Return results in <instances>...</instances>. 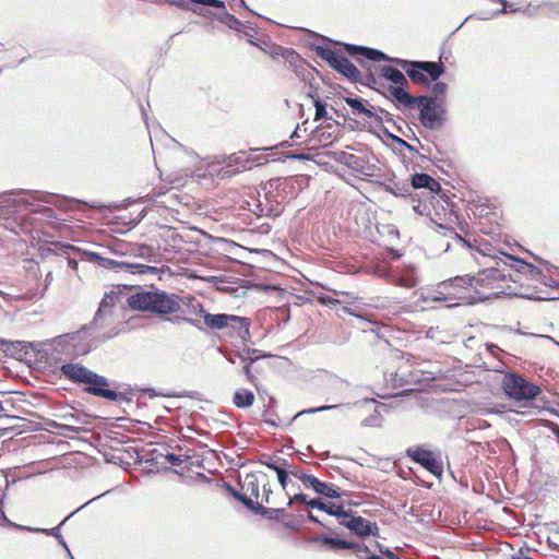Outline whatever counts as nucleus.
Masks as SVG:
<instances>
[{
  "mask_svg": "<svg viewBox=\"0 0 559 559\" xmlns=\"http://www.w3.org/2000/svg\"><path fill=\"white\" fill-rule=\"evenodd\" d=\"M290 138H292V139L299 138L298 127L295 129V131L293 132V134L290 135Z\"/></svg>",
  "mask_w": 559,
  "mask_h": 559,
  "instance_id": "62",
  "label": "nucleus"
},
{
  "mask_svg": "<svg viewBox=\"0 0 559 559\" xmlns=\"http://www.w3.org/2000/svg\"><path fill=\"white\" fill-rule=\"evenodd\" d=\"M382 554L386 557V559H401L393 551H391L389 549H386L385 551H382Z\"/></svg>",
  "mask_w": 559,
  "mask_h": 559,
  "instance_id": "56",
  "label": "nucleus"
},
{
  "mask_svg": "<svg viewBox=\"0 0 559 559\" xmlns=\"http://www.w3.org/2000/svg\"><path fill=\"white\" fill-rule=\"evenodd\" d=\"M155 290H145L128 297V305L133 310L154 312Z\"/></svg>",
  "mask_w": 559,
  "mask_h": 559,
  "instance_id": "18",
  "label": "nucleus"
},
{
  "mask_svg": "<svg viewBox=\"0 0 559 559\" xmlns=\"http://www.w3.org/2000/svg\"><path fill=\"white\" fill-rule=\"evenodd\" d=\"M340 160L353 171L365 177H376L380 171L377 166L378 159L373 154L355 155L343 152Z\"/></svg>",
  "mask_w": 559,
  "mask_h": 559,
  "instance_id": "11",
  "label": "nucleus"
},
{
  "mask_svg": "<svg viewBox=\"0 0 559 559\" xmlns=\"http://www.w3.org/2000/svg\"><path fill=\"white\" fill-rule=\"evenodd\" d=\"M293 502H299L308 506L309 500L305 493H296L294 497L289 498L288 506H292Z\"/></svg>",
  "mask_w": 559,
  "mask_h": 559,
  "instance_id": "46",
  "label": "nucleus"
},
{
  "mask_svg": "<svg viewBox=\"0 0 559 559\" xmlns=\"http://www.w3.org/2000/svg\"><path fill=\"white\" fill-rule=\"evenodd\" d=\"M501 385L506 395L515 401L533 400L540 393L537 385L513 372L504 374Z\"/></svg>",
  "mask_w": 559,
  "mask_h": 559,
  "instance_id": "9",
  "label": "nucleus"
},
{
  "mask_svg": "<svg viewBox=\"0 0 559 559\" xmlns=\"http://www.w3.org/2000/svg\"><path fill=\"white\" fill-rule=\"evenodd\" d=\"M134 255L151 261V258L154 255V253L151 247L142 245L136 249Z\"/></svg>",
  "mask_w": 559,
  "mask_h": 559,
  "instance_id": "36",
  "label": "nucleus"
},
{
  "mask_svg": "<svg viewBox=\"0 0 559 559\" xmlns=\"http://www.w3.org/2000/svg\"><path fill=\"white\" fill-rule=\"evenodd\" d=\"M340 524L347 527L359 537L377 536L379 531L376 523L362 516L355 515L352 510L345 511L344 516L340 520Z\"/></svg>",
  "mask_w": 559,
  "mask_h": 559,
  "instance_id": "12",
  "label": "nucleus"
},
{
  "mask_svg": "<svg viewBox=\"0 0 559 559\" xmlns=\"http://www.w3.org/2000/svg\"><path fill=\"white\" fill-rule=\"evenodd\" d=\"M391 95L405 108L417 107L419 109V121L426 129L438 130L444 124L447 110L432 96H413L401 87H392Z\"/></svg>",
  "mask_w": 559,
  "mask_h": 559,
  "instance_id": "4",
  "label": "nucleus"
},
{
  "mask_svg": "<svg viewBox=\"0 0 559 559\" xmlns=\"http://www.w3.org/2000/svg\"><path fill=\"white\" fill-rule=\"evenodd\" d=\"M543 5H548L549 9L559 14V2L544 1Z\"/></svg>",
  "mask_w": 559,
  "mask_h": 559,
  "instance_id": "53",
  "label": "nucleus"
},
{
  "mask_svg": "<svg viewBox=\"0 0 559 559\" xmlns=\"http://www.w3.org/2000/svg\"><path fill=\"white\" fill-rule=\"evenodd\" d=\"M308 519L309 521L313 522V523H318V524H321V522L319 521V519L317 516H314L312 513H309L308 514Z\"/></svg>",
  "mask_w": 559,
  "mask_h": 559,
  "instance_id": "60",
  "label": "nucleus"
},
{
  "mask_svg": "<svg viewBox=\"0 0 559 559\" xmlns=\"http://www.w3.org/2000/svg\"><path fill=\"white\" fill-rule=\"evenodd\" d=\"M311 141H317L323 146H328L333 142V134L321 128H316L311 133Z\"/></svg>",
  "mask_w": 559,
  "mask_h": 559,
  "instance_id": "27",
  "label": "nucleus"
},
{
  "mask_svg": "<svg viewBox=\"0 0 559 559\" xmlns=\"http://www.w3.org/2000/svg\"><path fill=\"white\" fill-rule=\"evenodd\" d=\"M289 474H292L293 476H295L299 479V476H301L302 473H298L296 471H289Z\"/></svg>",
  "mask_w": 559,
  "mask_h": 559,
  "instance_id": "63",
  "label": "nucleus"
},
{
  "mask_svg": "<svg viewBox=\"0 0 559 559\" xmlns=\"http://www.w3.org/2000/svg\"><path fill=\"white\" fill-rule=\"evenodd\" d=\"M345 49L353 57L362 56L374 62H392L396 67H400L406 73V78H409V80L415 84L428 85L431 81H437L445 71L444 66L441 62L412 61L393 58L381 50L352 44L345 45Z\"/></svg>",
  "mask_w": 559,
  "mask_h": 559,
  "instance_id": "2",
  "label": "nucleus"
},
{
  "mask_svg": "<svg viewBox=\"0 0 559 559\" xmlns=\"http://www.w3.org/2000/svg\"><path fill=\"white\" fill-rule=\"evenodd\" d=\"M406 453L408 457L420 464L435 476H440L442 474V463L436 457L433 452L421 448H409Z\"/></svg>",
  "mask_w": 559,
  "mask_h": 559,
  "instance_id": "13",
  "label": "nucleus"
},
{
  "mask_svg": "<svg viewBox=\"0 0 559 559\" xmlns=\"http://www.w3.org/2000/svg\"><path fill=\"white\" fill-rule=\"evenodd\" d=\"M165 2H168V0H166ZM170 3L181 9H190L192 0H173L170 1Z\"/></svg>",
  "mask_w": 559,
  "mask_h": 559,
  "instance_id": "48",
  "label": "nucleus"
},
{
  "mask_svg": "<svg viewBox=\"0 0 559 559\" xmlns=\"http://www.w3.org/2000/svg\"><path fill=\"white\" fill-rule=\"evenodd\" d=\"M386 191L391 192L394 195L405 197L409 193L408 186H401L399 183H394L393 186H388Z\"/></svg>",
  "mask_w": 559,
  "mask_h": 559,
  "instance_id": "35",
  "label": "nucleus"
},
{
  "mask_svg": "<svg viewBox=\"0 0 559 559\" xmlns=\"http://www.w3.org/2000/svg\"><path fill=\"white\" fill-rule=\"evenodd\" d=\"M552 432L556 435L557 440H558V443H559V427H558V426H555V427L552 428Z\"/></svg>",
  "mask_w": 559,
  "mask_h": 559,
  "instance_id": "61",
  "label": "nucleus"
},
{
  "mask_svg": "<svg viewBox=\"0 0 559 559\" xmlns=\"http://www.w3.org/2000/svg\"><path fill=\"white\" fill-rule=\"evenodd\" d=\"M210 7L217 8L221 10V12L226 10L224 1L221 0H211Z\"/></svg>",
  "mask_w": 559,
  "mask_h": 559,
  "instance_id": "51",
  "label": "nucleus"
},
{
  "mask_svg": "<svg viewBox=\"0 0 559 559\" xmlns=\"http://www.w3.org/2000/svg\"><path fill=\"white\" fill-rule=\"evenodd\" d=\"M165 459L168 463H170L173 466H178L182 463V460L179 455L175 453H167L165 454Z\"/></svg>",
  "mask_w": 559,
  "mask_h": 559,
  "instance_id": "47",
  "label": "nucleus"
},
{
  "mask_svg": "<svg viewBox=\"0 0 559 559\" xmlns=\"http://www.w3.org/2000/svg\"><path fill=\"white\" fill-rule=\"evenodd\" d=\"M418 281L413 273H406L404 275L394 278V284L397 286L413 288L417 285Z\"/></svg>",
  "mask_w": 559,
  "mask_h": 559,
  "instance_id": "29",
  "label": "nucleus"
},
{
  "mask_svg": "<svg viewBox=\"0 0 559 559\" xmlns=\"http://www.w3.org/2000/svg\"><path fill=\"white\" fill-rule=\"evenodd\" d=\"M448 91V84L444 82H437L433 84L431 92L432 97L437 100V98L444 96Z\"/></svg>",
  "mask_w": 559,
  "mask_h": 559,
  "instance_id": "37",
  "label": "nucleus"
},
{
  "mask_svg": "<svg viewBox=\"0 0 559 559\" xmlns=\"http://www.w3.org/2000/svg\"><path fill=\"white\" fill-rule=\"evenodd\" d=\"M380 75L390 81L392 85L389 86L388 91L391 94L392 87H401L406 91L408 86V81L406 78V73L404 74L401 70L391 66H383L380 69Z\"/></svg>",
  "mask_w": 559,
  "mask_h": 559,
  "instance_id": "20",
  "label": "nucleus"
},
{
  "mask_svg": "<svg viewBox=\"0 0 559 559\" xmlns=\"http://www.w3.org/2000/svg\"><path fill=\"white\" fill-rule=\"evenodd\" d=\"M523 281H531L545 286L552 285V281L540 269L507 253H502V257L493 260V265L479 271L477 275H463V277L453 280L452 283L486 287L489 296L503 294L528 299L534 298L532 293L523 289V284L518 286V282Z\"/></svg>",
  "mask_w": 559,
  "mask_h": 559,
  "instance_id": "1",
  "label": "nucleus"
},
{
  "mask_svg": "<svg viewBox=\"0 0 559 559\" xmlns=\"http://www.w3.org/2000/svg\"><path fill=\"white\" fill-rule=\"evenodd\" d=\"M381 425L380 412L376 407L373 413L361 421L362 427H379Z\"/></svg>",
  "mask_w": 559,
  "mask_h": 559,
  "instance_id": "33",
  "label": "nucleus"
},
{
  "mask_svg": "<svg viewBox=\"0 0 559 559\" xmlns=\"http://www.w3.org/2000/svg\"><path fill=\"white\" fill-rule=\"evenodd\" d=\"M234 496L237 497L245 506L254 510L257 513L265 514L269 512V510L264 508L262 504L254 506L252 499L248 498L246 495L234 492Z\"/></svg>",
  "mask_w": 559,
  "mask_h": 559,
  "instance_id": "30",
  "label": "nucleus"
},
{
  "mask_svg": "<svg viewBox=\"0 0 559 559\" xmlns=\"http://www.w3.org/2000/svg\"><path fill=\"white\" fill-rule=\"evenodd\" d=\"M204 323L213 330L230 329L235 331L238 336L243 337L249 334L250 319L226 313H204Z\"/></svg>",
  "mask_w": 559,
  "mask_h": 559,
  "instance_id": "10",
  "label": "nucleus"
},
{
  "mask_svg": "<svg viewBox=\"0 0 559 559\" xmlns=\"http://www.w3.org/2000/svg\"><path fill=\"white\" fill-rule=\"evenodd\" d=\"M314 108H316L314 120H320V119H323V118L326 117L328 112H326V108H325V104L324 103H322L319 99H316L314 100Z\"/></svg>",
  "mask_w": 559,
  "mask_h": 559,
  "instance_id": "41",
  "label": "nucleus"
},
{
  "mask_svg": "<svg viewBox=\"0 0 559 559\" xmlns=\"http://www.w3.org/2000/svg\"><path fill=\"white\" fill-rule=\"evenodd\" d=\"M312 543L321 542L324 545H328L331 549L337 550V549H355L358 552L368 554L369 548L366 545L355 544L352 542H347L345 539H341L337 537H330V536H321V537H312Z\"/></svg>",
  "mask_w": 559,
  "mask_h": 559,
  "instance_id": "19",
  "label": "nucleus"
},
{
  "mask_svg": "<svg viewBox=\"0 0 559 559\" xmlns=\"http://www.w3.org/2000/svg\"><path fill=\"white\" fill-rule=\"evenodd\" d=\"M288 474H289V472L286 469V466H283L278 472H276L278 481L283 489H286Z\"/></svg>",
  "mask_w": 559,
  "mask_h": 559,
  "instance_id": "44",
  "label": "nucleus"
},
{
  "mask_svg": "<svg viewBox=\"0 0 559 559\" xmlns=\"http://www.w3.org/2000/svg\"><path fill=\"white\" fill-rule=\"evenodd\" d=\"M283 57L290 62H294L299 58V55L294 49H285Z\"/></svg>",
  "mask_w": 559,
  "mask_h": 559,
  "instance_id": "49",
  "label": "nucleus"
},
{
  "mask_svg": "<svg viewBox=\"0 0 559 559\" xmlns=\"http://www.w3.org/2000/svg\"><path fill=\"white\" fill-rule=\"evenodd\" d=\"M111 323V316L107 312H103L99 321H96V316L88 326L83 328L80 331L68 333L58 336L53 342V349L56 352L66 353L67 355L80 356L90 353L93 348H96L99 344L117 336L120 330L117 326L111 328L106 333H99L93 337V340L82 343L85 335L90 330L102 331Z\"/></svg>",
  "mask_w": 559,
  "mask_h": 559,
  "instance_id": "3",
  "label": "nucleus"
},
{
  "mask_svg": "<svg viewBox=\"0 0 559 559\" xmlns=\"http://www.w3.org/2000/svg\"><path fill=\"white\" fill-rule=\"evenodd\" d=\"M245 373L250 378L251 372H250V366H249V365H247V366L245 367Z\"/></svg>",
  "mask_w": 559,
  "mask_h": 559,
  "instance_id": "64",
  "label": "nucleus"
},
{
  "mask_svg": "<svg viewBox=\"0 0 559 559\" xmlns=\"http://www.w3.org/2000/svg\"><path fill=\"white\" fill-rule=\"evenodd\" d=\"M359 115H362L369 119H373L377 124L382 122V116H380L377 111H372L366 107L365 110H361Z\"/></svg>",
  "mask_w": 559,
  "mask_h": 559,
  "instance_id": "45",
  "label": "nucleus"
},
{
  "mask_svg": "<svg viewBox=\"0 0 559 559\" xmlns=\"http://www.w3.org/2000/svg\"><path fill=\"white\" fill-rule=\"evenodd\" d=\"M254 402V394L247 389H238L233 396V403L238 408H248Z\"/></svg>",
  "mask_w": 559,
  "mask_h": 559,
  "instance_id": "24",
  "label": "nucleus"
},
{
  "mask_svg": "<svg viewBox=\"0 0 559 559\" xmlns=\"http://www.w3.org/2000/svg\"><path fill=\"white\" fill-rule=\"evenodd\" d=\"M29 199H15L12 198L10 194H2L0 195V209L5 207H19L21 204H24L26 207H28L33 212L41 213L46 217H52L53 211L50 207L43 206V205H35L33 202H31V199L33 201H39L44 203H51L57 206H64L66 203L70 202L68 199H61L56 198L50 193L46 192H29Z\"/></svg>",
  "mask_w": 559,
  "mask_h": 559,
  "instance_id": "7",
  "label": "nucleus"
},
{
  "mask_svg": "<svg viewBox=\"0 0 559 559\" xmlns=\"http://www.w3.org/2000/svg\"><path fill=\"white\" fill-rule=\"evenodd\" d=\"M245 487L251 497L259 498V483L254 475H248L245 479Z\"/></svg>",
  "mask_w": 559,
  "mask_h": 559,
  "instance_id": "31",
  "label": "nucleus"
},
{
  "mask_svg": "<svg viewBox=\"0 0 559 559\" xmlns=\"http://www.w3.org/2000/svg\"><path fill=\"white\" fill-rule=\"evenodd\" d=\"M499 3L503 5V8L497 11V14H506L508 12H519L522 11L520 7L515 3H509L507 0H497Z\"/></svg>",
  "mask_w": 559,
  "mask_h": 559,
  "instance_id": "40",
  "label": "nucleus"
},
{
  "mask_svg": "<svg viewBox=\"0 0 559 559\" xmlns=\"http://www.w3.org/2000/svg\"><path fill=\"white\" fill-rule=\"evenodd\" d=\"M78 260L76 259H73V258H69L68 259V265L69 267L73 269V270H76L78 269Z\"/></svg>",
  "mask_w": 559,
  "mask_h": 559,
  "instance_id": "57",
  "label": "nucleus"
},
{
  "mask_svg": "<svg viewBox=\"0 0 559 559\" xmlns=\"http://www.w3.org/2000/svg\"><path fill=\"white\" fill-rule=\"evenodd\" d=\"M39 532H43V533H46L48 535H52L56 537V540H58V543L64 548V550L67 551L68 556L70 558H72V554L67 545V543L64 542L61 533H60V527L57 526V527H53V528H50V530H38Z\"/></svg>",
  "mask_w": 559,
  "mask_h": 559,
  "instance_id": "32",
  "label": "nucleus"
},
{
  "mask_svg": "<svg viewBox=\"0 0 559 559\" xmlns=\"http://www.w3.org/2000/svg\"><path fill=\"white\" fill-rule=\"evenodd\" d=\"M60 373L68 380L86 384L84 391L91 395L106 399L112 402L124 401L126 396L122 393L109 389V381L107 378L97 374L96 372L87 369L81 364H63L60 367Z\"/></svg>",
  "mask_w": 559,
  "mask_h": 559,
  "instance_id": "5",
  "label": "nucleus"
},
{
  "mask_svg": "<svg viewBox=\"0 0 559 559\" xmlns=\"http://www.w3.org/2000/svg\"><path fill=\"white\" fill-rule=\"evenodd\" d=\"M345 103L353 109L355 115H359L361 110H365V105L360 98L346 97Z\"/></svg>",
  "mask_w": 559,
  "mask_h": 559,
  "instance_id": "34",
  "label": "nucleus"
},
{
  "mask_svg": "<svg viewBox=\"0 0 559 559\" xmlns=\"http://www.w3.org/2000/svg\"><path fill=\"white\" fill-rule=\"evenodd\" d=\"M79 257L80 261L84 262H91L96 263L104 269H120L129 274L132 275H157L158 269L156 266H150L141 263H133V262H126V261H117L114 259H109L106 257H103L99 253L80 249V248H73Z\"/></svg>",
  "mask_w": 559,
  "mask_h": 559,
  "instance_id": "6",
  "label": "nucleus"
},
{
  "mask_svg": "<svg viewBox=\"0 0 559 559\" xmlns=\"http://www.w3.org/2000/svg\"><path fill=\"white\" fill-rule=\"evenodd\" d=\"M287 187V178H272L261 186V190L264 192L267 200L280 204L285 199L282 192H285Z\"/></svg>",
  "mask_w": 559,
  "mask_h": 559,
  "instance_id": "17",
  "label": "nucleus"
},
{
  "mask_svg": "<svg viewBox=\"0 0 559 559\" xmlns=\"http://www.w3.org/2000/svg\"><path fill=\"white\" fill-rule=\"evenodd\" d=\"M380 116H382V121L385 120V121H393L392 117H391V114L382 108H380L378 111H377Z\"/></svg>",
  "mask_w": 559,
  "mask_h": 559,
  "instance_id": "52",
  "label": "nucleus"
},
{
  "mask_svg": "<svg viewBox=\"0 0 559 559\" xmlns=\"http://www.w3.org/2000/svg\"><path fill=\"white\" fill-rule=\"evenodd\" d=\"M457 276L454 277V280L456 278ZM453 278L451 280H448V281H444L442 283H440L438 285L439 289L437 293H433V294H429L428 296H421V298L425 300V301H428V300H431V301H441V300H447L448 298L445 297L444 295V290H448V288L452 287V288H473L475 289V292H477L479 294V298L480 299H485V298H488L489 297V292L486 287H481V286H474V285H468V284H464V285H457V284H454L452 283Z\"/></svg>",
  "mask_w": 559,
  "mask_h": 559,
  "instance_id": "15",
  "label": "nucleus"
},
{
  "mask_svg": "<svg viewBox=\"0 0 559 559\" xmlns=\"http://www.w3.org/2000/svg\"><path fill=\"white\" fill-rule=\"evenodd\" d=\"M388 136L390 139H392L393 142H395L397 145L406 148L408 152L411 153H418L417 150L412 145L409 144L408 142H406L405 140H403L402 138L397 136V135H394L392 133H388Z\"/></svg>",
  "mask_w": 559,
  "mask_h": 559,
  "instance_id": "38",
  "label": "nucleus"
},
{
  "mask_svg": "<svg viewBox=\"0 0 559 559\" xmlns=\"http://www.w3.org/2000/svg\"><path fill=\"white\" fill-rule=\"evenodd\" d=\"M411 186L414 189H428L431 192L438 193L441 190V185L428 174H415L412 176Z\"/></svg>",
  "mask_w": 559,
  "mask_h": 559,
  "instance_id": "21",
  "label": "nucleus"
},
{
  "mask_svg": "<svg viewBox=\"0 0 559 559\" xmlns=\"http://www.w3.org/2000/svg\"><path fill=\"white\" fill-rule=\"evenodd\" d=\"M544 8H548V5H543V2L537 5L528 4L526 8L522 10V12L528 16H535L538 13V11Z\"/></svg>",
  "mask_w": 559,
  "mask_h": 559,
  "instance_id": "43",
  "label": "nucleus"
},
{
  "mask_svg": "<svg viewBox=\"0 0 559 559\" xmlns=\"http://www.w3.org/2000/svg\"><path fill=\"white\" fill-rule=\"evenodd\" d=\"M154 312L159 314H173L180 310L181 306L177 295L155 289Z\"/></svg>",
  "mask_w": 559,
  "mask_h": 559,
  "instance_id": "14",
  "label": "nucleus"
},
{
  "mask_svg": "<svg viewBox=\"0 0 559 559\" xmlns=\"http://www.w3.org/2000/svg\"><path fill=\"white\" fill-rule=\"evenodd\" d=\"M299 480L307 487L313 489L318 495L326 498L335 499L342 495L334 488L333 485L319 480L313 475L301 474Z\"/></svg>",
  "mask_w": 559,
  "mask_h": 559,
  "instance_id": "16",
  "label": "nucleus"
},
{
  "mask_svg": "<svg viewBox=\"0 0 559 559\" xmlns=\"http://www.w3.org/2000/svg\"><path fill=\"white\" fill-rule=\"evenodd\" d=\"M1 523H5V524H8V525H10V526H14V527H17V528H21V527H22V526H20V525H16V524L12 523V522L7 518V515L4 514V512L0 509V524H1Z\"/></svg>",
  "mask_w": 559,
  "mask_h": 559,
  "instance_id": "50",
  "label": "nucleus"
},
{
  "mask_svg": "<svg viewBox=\"0 0 559 559\" xmlns=\"http://www.w3.org/2000/svg\"><path fill=\"white\" fill-rule=\"evenodd\" d=\"M292 158L299 159V160H306V159H309V156L306 154H294V155H292Z\"/></svg>",
  "mask_w": 559,
  "mask_h": 559,
  "instance_id": "58",
  "label": "nucleus"
},
{
  "mask_svg": "<svg viewBox=\"0 0 559 559\" xmlns=\"http://www.w3.org/2000/svg\"><path fill=\"white\" fill-rule=\"evenodd\" d=\"M370 403L373 404V403H376V401L373 399H365V400H362L360 402H355V403L323 405V406H319V407H312V408L300 411L299 413H297V415L295 417H299V416H302L305 414H316V413L325 412V411H330V409L350 408V407H354V406H358L360 404H370Z\"/></svg>",
  "mask_w": 559,
  "mask_h": 559,
  "instance_id": "23",
  "label": "nucleus"
},
{
  "mask_svg": "<svg viewBox=\"0 0 559 559\" xmlns=\"http://www.w3.org/2000/svg\"><path fill=\"white\" fill-rule=\"evenodd\" d=\"M361 554L362 552L356 551V556H357L358 559H384V558H382V557H380L378 555H368V556L364 557Z\"/></svg>",
  "mask_w": 559,
  "mask_h": 559,
  "instance_id": "55",
  "label": "nucleus"
},
{
  "mask_svg": "<svg viewBox=\"0 0 559 559\" xmlns=\"http://www.w3.org/2000/svg\"><path fill=\"white\" fill-rule=\"evenodd\" d=\"M260 462L261 464L273 469L275 473L278 472L283 466H289L287 460L278 456L263 455Z\"/></svg>",
  "mask_w": 559,
  "mask_h": 559,
  "instance_id": "25",
  "label": "nucleus"
},
{
  "mask_svg": "<svg viewBox=\"0 0 559 559\" xmlns=\"http://www.w3.org/2000/svg\"><path fill=\"white\" fill-rule=\"evenodd\" d=\"M312 49L316 51L317 56L325 60L332 69L353 82L360 81V71L341 51L324 46H312Z\"/></svg>",
  "mask_w": 559,
  "mask_h": 559,
  "instance_id": "8",
  "label": "nucleus"
},
{
  "mask_svg": "<svg viewBox=\"0 0 559 559\" xmlns=\"http://www.w3.org/2000/svg\"><path fill=\"white\" fill-rule=\"evenodd\" d=\"M115 298L116 296L112 292L110 294H105L96 312V321H99L103 312H107L111 316V307L115 304Z\"/></svg>",
  "mask_w": 559,
  "mask_h": 559,
  "instance_id": "26",
  "label": "nucleus"
},
{
  "mask_svg": "<svg viewBox=\"0 0 559 559\" xmlns=\"http://www.w3.org/2000/svg\"><path fill=\"white\" fill-rule=\"evenodd\" d=\"M217 20L228 26L229 28L236 29L241 22L233 14H230L227 10L222 11L217 15Z\"/></svg>",
  "mask_w": 559,
  "mask_h": 559,
  "instance_id": "28",
  "label": "nucleus"
},
{
  "mask_svg": "<svg viewBox=\"0 0 559 559\" xmlns=\"http://www.w3.org/2000/svg\"><path fill=\"white\" fill-rule=\"evenodd\" d=\"M192 3L203 4V5H209L210 7L211 0H192Z\"/></svg>",
  "mask_w": 559,
  "mask_h": 559,
  "instance_id": "59",
  "label": "nucleus"
},
{
  "mask_svg": "<svg viewBox=\"0 0 559 559\" xmlns=\"http://www.w3.org/2000/svg\"><path fill=\"white\" fill-rule=\"evenodd\" d=\"M167 320L171 321L173 323H177V324H180L181 322H187L198 329H201L199 321H197L194 319L187 318V317H178L177 316V317H174L173 319L168 318Z\"/></svg>",
  "mask_w": 559,
  "mask_h": 559,
  "instance_id": "42",
  "label": "nucleus"
},
{
  "mask_svg": "<svg viewBox=\"0 0 559 559\" xmlns=\"http://www.w3.org/2000/svg\"><path fill=\"white\" fill-rule=\"evenodd\" d=\"M308 506L312 509H318L326 512L329 515L335 516L338 521L344 516L345 509L343 506L335 504L332 502L325 503L319 498L310 499Z\"/></svg>",
  "mask_w": 559,
  "mask_h": 559,
  "instance_id": "22",
  "label": "nucleus"
},
{
  "mask_svg": "<svg viewBox=\"0 0 559 559\" xmlns=\"http://www.w3.org/2000/svg\"><path fill=\"white\" fill-rule=\"evenodd\" d=\"M109 491H106L97 497H94L93 499L88 500L87 502H85L84 504L80 506L71 515H73L74 513L79 512L80 510H82L85 506H87L88 503L93 502L94 500L103 497L104 495L108 493Z\"/></svg>",
  "mask_w": 559,
  "mask_h": 559,
  "instance_id": "54",
  "label": "nucleus"
},
{
  "mask_svg": "<svg viewBox=\"0 0 559 559\" xmlns=\"http://www.w3.org/2000/svg\"><path fill=\"white\" fill-rule=\"evenodd\" d=\"M17 207H5L0 209V224H2L5 228H9V225L7 224L9 217L16 213Z\"/></svg>",
  "mask_w": 559,
  "mask_h": 559,
  "instance_id": "39",
  "label": "nucleus"
}]
</instances>
